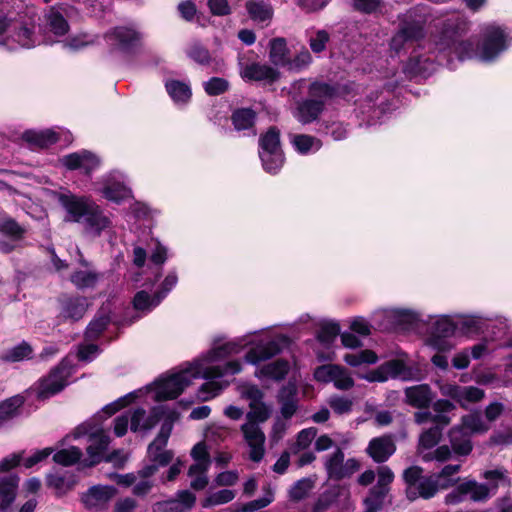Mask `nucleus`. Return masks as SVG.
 I'll return each instance as SVG.
<instances>
[{
    "label": "nucleus",
    "instance_id": "1a4fd4ad",
    "mask_svg": "<svg viewBox=\"0 0 512 512\" xmlns=\"http://www.w3.org/2000/svg\"><path fill=\"white\" fill-rule=\"evenodd\" d=\"M259 157L265 171L271 174L277 173L285 162V155L280 147L279 131L270 128L259 139Z\"/></svg>",
    "mask_w": 512,
    "mask_h": 512
},
{
    "label": "nucleus",
    "instance_id": "473e14b6",
    "mask_svg": "<svg viewBox=\"0 0 512 512\" xmlns=\"http://www.w3.org/2000/svg\"><path fill=\"white\" fill-rule=\"evenodd\" d=\"M383 374L386 376V381L390 378H398L401 380H411L414 372L412 367L405 359H392L381 364Z\"/></svg>",
    "mask_w": 512,
    "mask_h": 512
},
{
    "label": "nucleus",
    "instance_id": "603ef678",
    "mask_svg": "<svg viewBox=\"0 0 512 512\" xmlns=\"http://www.w3.org/2000/svg\"><path fill=\"white\" fill-rule=\"evenodd\" d=\"M236 494L233 490L222 489L207 495L201 505L204 508H209L217 505H222L231 502L235 498Z\"/></svg>",
    "mask_w": 512,
    "mask_h": 512
},
{
    "label": "nucleus",
    "instance_id": "f03ea898",
    "mask_svg": "<svg viewBox=\"0 0 512 512\" xmlns=\"http://www.w3.org/2000/svg\"><path fill=\"white\" fill-rule=\"evenodd\" d=\"M466 32L464 21L458 18L448 19L435 40V49L441 58H447L450 68H453L454 58L459 61L477 58L485 63L494 62L512 45V36L509 31L495 23L481 28L476 48L470 41L463 39Z\"/></svg>",
    "mask_w": 512,
    "mask_h": 512
},
{
    "label": "nucleus",
    "instance_id": "bb28decb",
    "mask_svg": "<svg viewBox=\"0 0 512 512\" xmlns=\"http://www.w3.org/2000/svg\"><path fill=\"white\" fill-rule=\"evenodd\" d=\"M66 9L62 6H52L45 14V28L56 37L65 36L70 26L66 19Z\"/></svg>",
    "mask_w": 512,
    "mask_h": 512
},
{
    "label": "nucleus",
    "instance_id": "ddd939ff",
    "mask_svg": "<svg viewBox=\"0 0 512 512\" xmlns=\"http://www.w3.org/2000/svg\"><path fill=\"white\" fill-rule=\"evenodd\" d=\"M87 436V454L89 463L87 466H93L102 461L108 448L110 439L102 429H93L89 424L78 426L73 432L75 439Z\"/></svg>",
    "mask_w": 512,
    "mask_h": 512
},
{
    "label": "nucleus",
    "instance_id": "c756f323",
    "mask_svg": "<svg viewBox=\"0 0 512 512\" xmlns=\"http://www.w3.org/2000/svg\"><path fill=\"white\" fill-rule=\"evenodd\" d=\"M449 442L455 455L467 456L471 453L473 445L471 435L459 425L453 426L448 432Z\"/></svg>",
    "mask_w": 512,
    "mask_h": 512
},
{
    "label": "nucleus",
    "instance_id": "f704fd0d",
    "mask_svg": "<svg viewBox=\"0 0 512 512\" xmlns=\"http://www.w3.org/2000/svg\"><path fill=\"white\" fill-rule=\"evenodd\" d=\"M110 313V304L103 305L100 308L86 329V340H95L101 335L111 321Z\"/></svg>",
    "mask_w": 512,
    "mask_h": 512
},
{
    "label": "nucleus",
    "instance_id": "0eeeda50",
    "mask_svg": "<svg viewBox=\"0 0 512 512\" xmlns=\"http://www.w3.org/2000/svg\"><path fill=\"white\" fill-rule=\"evenodd\" d=\"M334 95V89L326 83L315 82L309 88V98L297 104L294 117L302 124L318 119L323 112L326 100Z\"/></svg>",
    "mask_w": 512,
    "mask_h": 512
},
{
    "label": "nucleus",
    "instance_id": "4d7b16f0",
    "mask_svg": "<svg viewBox=\"0 0 512 512\" xmlns=\"http://www.w3.org/2000/svg\"><path fill=\"white\" fill-rule=\"evenodd\" d=\"M32 351V347L27 342H22L9 349L4 354L3 359L9 362H19L24 359H29L32 355Z\"/></svg>",
    "mask_w": 512,
    "mask_h": 512
},
{
    "label": "nucleus",
    "instance_id": "e433bc0d",
    "mask_svg": "<svg viewBox=\"0 0 512 512\" xmlns=\"http://www.w3.org/2000/svg\"><path fill=\"white\" fill-rule=\"evenodd\" d=\"M382 315L393 327L411 325L418 320V314L406 308H389L382 311Z\"/></svg>",
    "mask_w": 512,
    "mask_h": 512
},
{
    "label": "nucleus",
    "instance_id": "39448f33",
    "mask_svg": "<svg viewBox=\"0 0 512 512\" xmlns=\"http://www.w3.org/2000/svg\"><path fill=\"white\" fill-rule=\"evenodd\" d=\"M430 18L424 7H415L403 14L398 31L391 39V49L399 53L406 45L422 39L426 34V26L430 23Z\"/></svg>",
    "mask_w": 512,
    "mask_h": 512
},
{
    "label": "nucleus",
    "instance_id": "8fccbe9b",
    "mask_svg": "<svg viewBox=\"0 0 512 512\" xmlns=\"http://www.w3.org/2000/svg\"><path fill=\"white\" fill-rule=\"evenodd\" d=\"M24 403L20 395L13 396L0 404V424L19 414V409Z\"/></svg>",
    "mask_w": 512,
    "mask_h": 512
},
{
    "label": "nucleus",
    "instance_id": "680f3d73",
    "mask_svg": "<svg viewBox=\"0 0 512 512\" xmlns=\"http://www.w3.org/2000/svg\"><path fill=\"white\" fill-rule=\"evenodd\" d=\"M189 58L201 65H209L211 63V55L200 43H193L187 50Z\"/></svg>",
    "mask_w": 512,
    "mask_h": 512
},
{
    "label": "nucleus",
    "instance_id": "ea45409f",
    "mask_svg": "<svg viewBox=\"0 0 512 512\" xmlns=\"http://www.w3.org/2000/svg\"><path fill=\"white\" fill-rule=\"evenodd\" d=\"M481 477L487 481L484 485L490 490V498L496 494L500 486L510 485L508 472L503 468L486 470L481 474Z\"/></svg>",
    "mask_w": 512,
    "mask_h": 512
},
{
    "label": "nucleus",
    "instance_id": "e2e57ef3",
    "mask_svg": "<svg viewBox=\"0 0 512 512\" xmlns=\"http://www.w3.org/2000/svg\"><path fill=\"white\" fill-rule=\"evenodd\" d=\"M330 408L339 415L347 414L351 412L353 402L350 398L345 396L334 395L328 400Z\"/></svg>",
    "mask_w": 512,
    "mask_h": 512
},
{
    "label": "nucleus",
    "instance_id": "3c124183",
    "mask_svg": "<svg viewBox=\"0 0 512 512\" xmlns=\"http://www.w3.org/2000/svg\"><path fill=\"white\" fill-rule=\"evenodd\" d=\"M293 145L300 154H308L318 151L322 143L310 135H297L293 139Z\"/></svg>",
    "mask_w": 512,
    "mask_h": 512
},
{
    "label": "nucleus",
    "instance_id": "cd10ccee",
    "mask_svg": "<svg viewBox=\"0 0 512 512\" xmlns=\"http://www.w3.org/2000/svg\"><path fill=\"white\" fill-rule=\"evenodd\" d=\"M240 75L247 81H265L271 83L276 81L280 74L277 69L266 64L251 63L241 68Z\"/></svg>",
    "mask_w": 512,
    "mask_h": 512
},
{
    "label": "nucleus",
    "instance_id": "a19ab883",
    "mask_svg": "<svg viewBox=\"0 0 512 512\" xmlns=\"http://www.w3.org/2000/svg\"><path fill=\"white\" fill-rule=\"evenodd\" d=\"M455 408V405L449 400H436L432 405L434 412L432 422L435 423V426H439L443 429L445 426L450 424L452 418L449 414L453 412Z\"/></svg>",
    "mask_w": 512,
    "mask_h": 512
},
{
    "label": "nucleus",
    "instance_id": "0e129e2a",
    "mask_svg": "<svg viewBox=\"0 0 512 512\" xmlns=\"http://www.w3.org/2000/svg\"><path fill=\"white\" fill-rule=\"evenodd\" d=\"M389 489L375 485L371 488L368 497L365 499L366 507L381 508Z\"/></svg>",
    "mask_w": 512,
    "mask_h": 512
},
{
    "label": "nucleus",
    "instance_id": "338daca9",
    "mask_svg": "<svg viewBox=\"0 0 512 512\" xmlns=\"http://www.w3.org/2000/svg\"><path fill=\"white\" fill-rule=\"evenodd\" d=\"M305 12H317L325 8L331 0H293Z\"/></svg>",
    "mask_w": 512,
    "mask_h": 512
},
{
    "label": "nucleus",
    "instance_id": "f257e3e1",
    "mask_svg": "<svg viewBox=\"0 0 512 512\" xmlns=\"http://www.w3.org/2000/svg\"><path fill=\"white\" fill-rule=\"evenodd\" d=\"M241 347L242 344L236 341L216 346L189 364L186 369L150 384L147 386V391L154 394L153 398L156 401L174 399L192 383L193 379L203 378L207 382L200 387L198 398L208 401L228 386L227 381L220 380L222 377L241 372L242 365L238 360L229 361L224 365L217 364L230 355L238 354Z\"/></svg>",
    "mask_w": 512,
    "mask_h": 512
},
{
    "label": "nucleus",
    "instance_id": "b1692460",
    "mask_svg": "<svg viewBox=\"0 0 512 512\" xmlns=\"http://www.w3.org/2000/svg\"><path fill=\"white\" fill-rule=\"evenodd\" d=\"M116 492L113 486L97 485L84 493L81 500L86 508L100 510L108 505L110 500L116 495Z\"/></svg>",
    "mask_w": 512,
    "mask_h": 512
},
{
    "label": "nucleus",
    "instance_id": "6ab92c4d",
    "mask_svg": "<svg viewBox=\"0 0 512 512\" xmlns=\"http://www.w3.org/2000/svg\"><path fill=\"white\" fill-rule=\"evenodd\" d=\"M169 411L175 410L166 406H158L147 415L143 408H137L129 412L131 418L130 429L133 432L151 430L160 420L164 422L167 419Z\"/></svg>",
    "mask_w": 512,
    "mask_h": 512
},
{
    "label": "nucleus",
    "instance_id": "69168bd1",
    "mask_svg": "<svg viewBox=\"0 0 512 512\" xmlns=\"http://www.w3.org/2000/svg\"><path fill=\"white\" fill-rule=\"evenodd\" d=\"M203 87L208 95L216 96L227 91L229 88V83L224 78L212 77L203 83Z\"/></svg>",
    "mask_w": 512,
    "mask_h": 512
},
{
    "label": "nucleus",
    "instance_id": "052dcab7",
    "mask_svg": "<svg viewBox=\"0 0 512 512\" xmlns=\"http://www.w3.org/2000/svg\"><path fill=\"white\" fill-rule=\"evenodd\" d=\"M47 485L53 488L58 495H61L72 489L74 482L64 475L56 473L47 476Z\"/></svg>",
    "mask_w": 512,
    "mask_h": 512
},
{
    "label": "nucleus",
    "instance_id": "de8ad7c7",
    "mask_svg": "<svg viewBox=\"0 0 512 512\" xmlns=\"http://www.w3.org/2000/svg\"><path fill=\"white\" fill-rule=\"evenodd\" d=\"M161 301L162 300L157 293L151 297L148 292L142 290L135 294L133 299V307L136 311L148 313L156 306H158Z\"/></svg>",
    "mask_w": 512,
    "mask_h": 512
},
{
    "label": "nucleus",
    "instance_id": "774afa93",
    "mask_svg": "<svg viewBox=\"0 0 512 512\" xmlns=\"http://www.w3.org/2000/svg\"><path fill=\"white\" fill-rule=\"evenodd\" d=\"M314 481L310 478H303L299 480L294 487L290 490V496L296 499H301L308 494L313 488Z\"/></svg>",
    "mask_w": 512,
    "mask_h": 512
},
{
    "label": "nucleus",
    "instance_id": "412c9836",
    "mask_svg": "<svg viewBox=\"0 0 512 512\" xmlns=\"http://www.w3.org/2000/svg\"><path fill=\"white\" fill-rule=\"evenodd\" d=\"M60 163L68 170H81L90 174L100 165L99 158L88 150H81L60 158Z\"/></svg>",
    "mask_w": 512,
    "mask_h": 512
},
{
    "label": "nucleus",
    "instance_id": "7c9ffc66",
    "mask_svg": "<svg viewBox=\"0 0 512 512\" xmlns=\"http://www.w3.org/2000/svg\"><path fill=\"white\" fill-rule=\"evenodd\" d=\"M407 404L415 408H426L433 400V393L429 385L420 384L405 389Z\"/></svg>",
    "mask_w": 512,
    "mask_h": 512
},
{
    "label": "nucleus",
    "instance_id": "864d4df0",
    "mask_svg": "<svg viewBox=\"0 0 512 512\" xmlns=\"http://www.w3.org/2000/svg\"><path fill=\"white\" fill-rule=\"evenodd\" d=\"M255 112L249 108H242L234 111L232 122L236 130H246L253 126Z\"/></svg>",
    "mask_w": 512,
    "mask_h": 512
},
{
    "label": "nucleus",
    "instance_id": "79ce46f5",
    "mask_svg": "<svg viewBox=\"0 0 512 512\" xmlns=\"http://www.w3.org/2000/svg\"><path fill=\"white\" fill-rule=\"evenodd\" d=\"M454 317L457 319L456 325H459L467 334L481 332L484 329L485 322L491 320V318L483 317L481 315L456 314Z\"/></svg>",
    "mask_w": 512,
    "mask_h": 512
},
{
    "label": "nucleus",
    "instance_id": "bf43d9fd",
    "mask_svg": "<svg viewBox=\"0 0 512 512\" xmlns=\"http://www.w3.org/2000/svg\"><path fill=\"white\" fill-rule=\"evenodd\" d=\"M250 409L246 414V422H253L259 425L270 417V409L263 403H250Z\"/></svg>",
    "mask_w": 512,
    "mask_h": 512
},
{
    "label": "nucleus",
    "instance_id": "dca6fc26",
    "mask_svg": "<svg viewBox=\"0 0 512 512\" xmlns=\"http://www.w3.org/2000/svg\"><path fill=\"white\" fill-rule=\"evenodd\" d=\"M316 381L324 384L332 383L342 391H347L354 386V379L347 368L338 364H324L314 370Z\"/></svg>",
    "mask_w": 512,
    "mask_h": 512
},
{
    "label": "nucleus",
    "instance_id": "49530a36",
    "mask_svg": "<svg viewBox=\"0 0 512 512\" xmlns=\"http://www.w3.org/2000/svg\"><path fill=\"white\" fill-rule=\"evenodd\" d=\"M269 58L275 66H285L288 63L287 43L284 38L271 40Z\"/></svg>",
    "mask_w": 512,
    "mask_h": 512
},
{
    "label": "nucleus",
    "instance_id": "c85d7f7f",
    "mask_svg": "<svg viewBox=\"0 0 512 512\" xmlns=\"http://www.w3.org/2000/svg\"><path fill=\"white\" fill-rule=\"evenodd\" d=\"M80 263L84 269L74 271L70 276V281L80 290L94 288L102 279L103 274L91 268L89 263L82 258L80 259Z\"/></svg>",
    "mask_w": 512,
    "mask_h": 512
},
{
    "label": "nucleus",
    "instance_id": "f3484780",
    "mask_svg": "<svg viewBox=\"0 0 512 512\" xmlns=\"http://www.w3.org/2000/svg\"><path fill=\"white\" fill-rule=\"evenodd\" d=\"M438 389L443 396L456 401L464 409L480 402L485 397V391L476 386H461L454 383L439 382Z\"/></svg>",
    "mask_w": 512,
    "mask_h": 512
},
{
    "label": "nucleus",
    "instance_id": "9d476101",
    "mask_svg": "<svg viewBox=\"0 0 512 512\" xmlns=\"http://www.w3.org/2000/svg\"><path fill=\"white\" fill-rule=\"evenodd\" d=\"M490 499V490L484 483L473 478H464L449 493L445 495L447 505H457L466 500L475 503L486 502Z\"/></svg>",
    "mask_w": 512,
    "mask_h": 512
},
{
    "label": "nucleus",
    "instance_id": "37998d69",
    "mask_svg": "<svg viewBox=\"0 0 512 512\" xmlns=\"http://www.w3.org/2000/svg\"><path fill=\"white\" fill-rule=\"evenodd\" d=\"M344 362L351 367L375 364L378 361L377 354L369 349L347 353L343 357Z\"/></svg>",
    "mask_w": 512,
    "mask_h": 512
},
{
    "label": "nucleus",
    "instance_id": "9b49d317",
    "mask_svg": "<svg viewBox=\"0 0 512 512\" xmlns=\"http://www.w3.org/2000/svg\"><path fill=\"white\" fill-rule=\"evenodd\" d=\"M178 418L179 414L176 411H169L168 417L162 423L157 437L148 446V457L150 461L158 465V467L168 465L173 459V452L165 450V447L172 432L173 424Z\"/></svg>",
    "mask_w": 512,
    "mask_h": 512
},
{
    "label": "nucleus",
    "instance_id": "c9c22d12",
    "mask_svg": "<svg viewBox=\"0 0 512 512\" xmlns=\"http://www.w3.org/2000/svg\"><path fill=\"white\" fill-rule=\"evenodd\" d=\"M249 17L257 23L268 25L273 17L271 5L263 0H249L246 3Z\"/></svg>",
    "mask_w": 512,
    "mask_h": 512
},
{
    "label": "nucleus",
    "instance_id": "09e8293b",
    "mask_svg": "<svg viewBox=\"0 0 512 512\" xmlns=\"http://www.w3.org/2000/svg\"><path fill=\"white\" fill-rule=\"evenodd\" d=\"M339 334L340 327L337 323H324L319 328L316 339L322 346L329 349Z\"/></svg>",
    "mask_w": 512,
    "mask_h": 512
},
{
    "label": "nucleus",
    "instance_id": "aec40b11",
    "mask_svg": "<svg viewBox=\"0 0 512 512\" xmlns=\"http://www.w3.org/2000/svg\"><path fill=\"white\" fill-rule=\"evenodd\" d=\"M103 196L113 202L119 203L131 197V190L125 184V176L119 171H112L102 177Z\"/></svg>",
    "mask_w": 512,
    "mask_h": 512
},
{
    "label": "nucleus",
    "instance_id": "393cba45",
    "mask_svg": "<svg viewBox=\"0 0 512 512\" xmlns=\"http://www.w3.org/2000/svg\"><path fill=\"white\" fill-rule=\"evenodd\" d=\"M196 502V496L188 491L182 490L176 494V498L160 501L153 505V512H186L190 510Z\"/></svg>",
    "mask_w": 512,
    "mask_h": 512
},
{
    "label": "nucleus",
    "instance_id": "f8f14e48",
    "mask_svg": "<svg viewBox=\"0 0 512 512\" xmlns=\"http://www.w3.org/2000/svg\"><path fill=\"white\" fill-rule=\"evenodd\" d=\"M456 322L448 315H439L431 322L426 344L439 352L450 351L454 347L451 337L456 330Z\"/></svg>",
    "mask_w": 512,
    "mask_h": 512
},
{
    "label": "nucleus",
    "instance_id": "a878e982",
    "mask_svg": "<svg viewBox=\"0 0 512 512\" xmlns=\"http://www.w3.org/2000/svg\"><path fill=\"white\" fill-rule=\"evenodd\" d=\"M396 451L393 437L383 435L370 440L366 453L377 463L387 461Z\"/></svg>",
    "mask_w": 512,
    "mask_h": 512
},
{
    "label": "nucleus",
    "instance_id": "4c0bfd02",
    "mask_svg": "<svg viewBox=\"0 0 512 512\" xmlns=\"http://www.w3.org/2000/svg\"><path fill=\"white\" fill-rule=\"evenodd\" d=\"M23 138L34 147L47 148L58 141V134L51 129L29 130L24 133Z\"/></svg>",
    "mask_w": 512,
    "mask_h": 512
},
{
    "label": "nucleus",
    "instance_id": "4468645a",
    "mask_svg": "<svg viewBox=\"0 0 512 512\" xmlns=\"http://www.w3.org/2000/svg\"><path fill=\"white\" fill-rule=\"evenodd\" d=\"M72 374V363L67 359H63L60 364L55 367L48 376L42 378L37 387V397L39 399H47L68 385V378Z\"/></svg>",
    "mask_w": 512,
    "mask_h": 512
},
{
    "label": "nucleus",
    "instance_id": "4be33fe9",
    "mask_svg": "<svg viewBox=\"0 0 512 512\" xmlns=\"http://www.w3.org/2000/svg\"><path fill=\"white\" fill-rule=\"evenodd\" d=\"M244 439L250 448L249 457L259 462L264 456L265 435L260 426L253 422H245L241 426Z\"/></svg>",
    "mask_w": 512,
    "mask_h": 512
},
{
    "label": "nucleus",
    "instance_id": "5fc2aeb1",
    "mask_svg": "<svg viewBox=\"0 0 512 512\" xmlns=\"http://www.w3.org/2000/svg\"><path fill=\"white\" fill-rule=\"evenodd\" d=\"M459 464H448L444 466L439 472L433 473L438 480L443 490L454 486L456 480L453 478L460 471Z\"/></svg>",
    "mask_w": 512,
    "mask_h": 512
},
{
    "label": "nucleus",
    "instance_id": "72a5a7b5",
    "mask_svg": "<svg viewBox=\"0 0 512 512\" xmlns=\"http://www.w3.org/2000/svg\"><path fill=\"white\" fill-rule=\"evenodd\" d=\"M19 476L9 475L0 479V511L4 512L15 501Z\"/></svg>",
    "mask_w": 512,
    "mask_h": 512
},
{
    "label": "nucleus",
    "instance_id": "58836bf2",
    "mask_svg": "<svg viewBox=\"0 0 512 512\" xmlns=\"http://www.w3.org/2000/svg\"><path fill=\"white\" fill-rule=\"evenodd\" d=\"M442 428L433 426L422 431L419 435L417 451L421 458L423 454L435 448L442 438Z\"/></svg>",
    "mask_w": 512,
    "mask_h": 512
},
{
    "label": "nucleus",
    "instance_id": "a211bd4d",
    "mask_svg": "<svg viewBox=\"0 0 512 512\" xmlns=\"http://www.w3.org/2000/svg\"><path fill=\"white\" fill-rule=\"evenodd\" d=\"M104 38L112 49L128 53L139 45L141 35L131 27L119 26L106 32Z\"/></svg>",
    "mask_w": 512,
    "mask_h": 512
},
{
    "label": "nucleus",
    "instance_id": "13d9d810",
    "mask_svg": "<svg viewBox=\"0 0 512 512\" xmlns=\"http://www.w3.org/2000/svg\"><path fill=\"white\" fill-rule=\"evenodd\" d=\"M454 452L448 445L437 446L434 450L428 451L423 454L422 460L424 462L437 461L439 463L446 462L452 459Z\"/></svg>",
    "mask_w": 512,
    "mask_h": 512
},
{
    "label": "nucleus",
    "instance_id": "6e6552de",
    "mask_svg": "<svg viewBox=\"0 0 512 512\" xmlns=\"http://www.w3.org/2000/svg\"><path fill=\"white\" fill-rule=\"evenodd\" d=\"M403 479L406 485V496L410 501L418 498L431 499L443 490L435 475H424L423 469L419 466L405 469Z\"/></svg>",
    "mask_w": 512,
    "mask_h": 512
},
{
    "label": "nucleus",
    "instance_id": "5701e85b",
    "mask_svg": "<svg viewBox=\"0 0 512 512\" xmlns=\"http://www.w3.org/2000/svg\"><path fill=\"white\" fill-rule=\"evenodd\" d=\"M89 303L86 297L70 296L60 300V312L58 319L63 321H78L88 309Z\"/></svg>",
    "mask_w": 512,
    "mask_h": 512
},
{
    "label": "nucleus",
    "instance_id": "6e6d98bb",
    "mask_svg": "<svg viewBox=\"0 0 512 512\" xmlns=\"http://www.w3.org/2000/svg\"><path fill=\"white\" fill-rule=\"evenodd\" d=\"M82 451L80 448L72 446L67 449H62L56 452L53 456V460L63 466H70L80 460Z\"/></svg>",
    "mask_w": 512,
    "mask_h": 512
},
{
    "label": "nucleus",
    "instance_id": "7ed1b4c3",
    "mask_svg": "<svg viewBox=\"0 0 512 512\" xmlns=\"http://www.w3.org/2000/svg\"><path fill=\"white\" fill-rule=\"evenodd\" d=\"M235 341L242 344L240 351L245 345H251V348L245 355V361L257 366L254 375L259 380L279 383L288 375V361L285 359H276L261 364L282 351L286 342L285 336L277 335L272 337L268 334H263L255 340L245 342L244 339H236Z\"/></svg>",
    "mask_w": 512,
    "mask_h": 512
},
{
    "label": "nucleus",
    "instance_id": "423d86ee",
    "mask_svg": "<svg viewBox=\"0 0 512 512\" xmlns=\"http://www.w3.org/2000/svg\"><path fill=\"white\" fill-rule=\"evenodd\" d=\"M36 43L34 33L13 14L0 11V47L8 50L31 48Z\"/></svg>",
    "mask_w": 512,
    "mask_h": 512
},
{
    "label": "nucleus",
    "instance_id": "2eb2a0df",
    "mask_svg": "<svg viewBox=\"0 0 512 512\" xmlns=\"http://www.w3.org/2000/svg\"><path fill=\"white\" fill-rule=\"evenodd\" d=\"M323 465L328 478L336 481L350 478L361 467L356 458L345 460L344 452L339 447L323 458Z\"/></svg>",
    "mask_w": 512,
    "mask_h": 512
},
{
    "label": "nucleus",
    "instance_id": "c03bdc74",
    "mask_svg": "<svg viewBox=\"0 0 512 512\" xmlns=\"http://www.w3.org/2000/svg\"><path fill=\"white\" fill-rule=\"evenodd\" d=\"M165 87L175 103H186L191 98V89L184 82L177 80L167 81Z\"/></svg>",
    "mask_w": 512,
    "mask_h": 512
},
{
    "label": "nucleus",
    "instance_id": "2f4dec72",
    "mask_svg": "<svg viewBox=\"0 0 512 512\" xmlns=\"http://www.w3.org/2000/svg\"><path fill=\"white\" fill-rule=\"evenodd\" d=\"M63 49L69 52H79L99 43V35L89 32H79L60 41Z\"/></svg>",
    "mask_w": 512,
    "mask_h": 512
},
{
    "label": "nucleus",
    "instance_id": "a18cd8bd",
    "mask_svg": "<svg viewBox=\"0 0 512 512\" xmlns=\"http://www.w3.org/2000/svg\"><path fill=\"white\" fill-rule=\"evenodd\" d=\"M460 427H463V430L468 432V434H477V433H485L489 430V425L483 420L480 414L478 413H470L464 415L461 418Z\"/></svg>",
    "mask_w": 512,
    "mask_h": 512
},
{
    "label": "nucleus",
    "instance_id": "20e7f679",
    "mask_svg": "<svg viewBox=\"0 0 512 512\" xmlns=\"http://www.w3.org/2000/svg\"><path fill=\"white\" fill-rule=\"evenodd\" d=\"M58 200L67 212L66 220L83 224L87 233L99 236L111 228L110 218L88 197L67 192L60 193Z\"/></svg>",
    "mask_w": 512,
    "mask_h": 512
}]
</instances>
